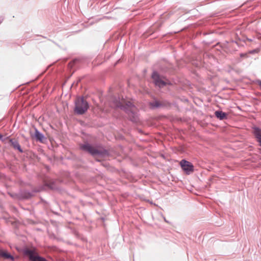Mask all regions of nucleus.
<instances>
[{"mask_svg": "<svg viewBox=\"0 0 261 261\" xmlns=\"http://www.w3.org/2000/svg\"><path fill=\"white\" fill-rule=\"evenodd\" d=\"M113 106L116 108H119L127 112L129 114V113L135 114L137 112L136 107L132 105V103L129 101H126L123 98L114 100L113 103Z\"/></svg>", "mask_w": 261, "mask_h": 261, "instance_id": "f257e3e1", "label": "nucleus"}, {"mask_svg": "<svg viewBox=\"0 0 261 261\" xmlns=\"http://www.w3.org/2000/svg\"><path fill=\"white\" fill-rule=\"evenodd\" d=\"M2 138V136L0 134V139Z\"/></svg>", "mask_w": 261, "mask_h": 261, "instance_id": "4468645a", "label": "nucleus"}, {"mask_svg": "<svg viewBox=\"0 0 261 261\" xmlns=\"http://www.w3.org/2000/svg\"><path fill=\"white\" fill-rule=\"evenodd\" d=\"M75 113L78 114H84L89 108L88 102L83 97H79L76 99L75 103Z\"/></svg>", "mask_w": 261, "mask_h": 261, "instance_id": "f03ea898", "label": "nucleus"}, {"mask_svg": "<svg viewBox=\"0 0 261 261\" xmlns=\"http://www.w3.org/2000/svg\"><path fill=\"white\" fill-rule=\"evenodd\" d=\"M35 135L37 140L41 142H44V140L45 139L44 136L37 130H36Z\"/></svg>", "mask_w": 261, "mask_h": 261, "instance_id": "9b49d317", "label": "nucleus"}, {"mask_svg": "<svg viewBox=\"0 0 261 261\" xmlns=\"http://www.w3.org/2000/svg\"><path fill=\"white\" fill-rule=\"evenodd\" d=\"M74 61H73L72 62H70L69 63V65L70 66H72V65L73 64Z\"/></svg>", "mask_w": 261, "mask_h": 261, "instance_id": "f8f14e48", "label": "nucleus"}, {"mask_svg": "<svg viewBox=\"0 0 261 261\" xmlns=\"http://www.w3.org/2000/svg\"><path fill=\"white\" fill-rule=\"evenodd\" d=\"M9 144L12 146L14 149L18 150L20 152H22L23 150L21 149L17 141L15 139H9L8 141Z\"/></svg>", "mask_w": 261, "mask_h": 261, "instance_id": "0eeeda50", "label": "nucleus"}, {"mask_svg": "<svg viewBox=\"0 0 261 261\" xmlns=\"http://www.w3.org/2000/svg\"><path fill=\"white\" fill-rule=\"evenodd\" d=\"M254 134L257 142L259 143V145L261 146V130L258 128H255L254 129Z\"/></svg>", "mask_w": 261, "mask_h": 261, "instance_id": "6e6552de", "label": "nucleus"}, {"mask_svg": "<svg viewBox=\"0 0 261 261\" xmlns=\"http://www.w3.org/2000/svg\"><path fill=\"white\" fill-rule=\"evenodd\" d=\"M215 114L216 116L220 120H223L226 118V114L222 111H216Z\"/></svg>", "mask_w": 261, "mask_h": 261, "instance_id": "9d476101", "label": "nucleus"}, {"mask_svg": "<svg viewBox=\"0 0 261 261\" xmlns=\"http://www.w3.org/2000/svg\"><path fill=\"white\" fill-rule=\"evenodd\" d=\"M258 85L259 86L260 88V89H261V81H260V82H258Z\"/></svg>", "mask_w": 261, "mask_h": 261, "instance_id": "ddd939ff", "label": "nucleus"}, {"mask_svg": "<svg viewBox=\"0 0 261 261\" xmlns=\"http://www.w3.org/2000/svg\"><path fill=\"white\" fill-rule=\"evenodd\" d=\"M81 147L83 150L89 152L93 155H102L104 153V151L101 148L94 147L89 144H84Z\"/></svg>", "mask_w": 261, "mask_h": 261, "instance_id": "20e7f679", "label": "nucleus"}, {"mask_svg": "<svg viewBox=\"0 0 261 261\" xmlns=\"http://www.w3.org/2000/svg\"><path fill=\"white\" fill-rule=\"evenodd\" d=\"M0 256L5 258H10L12 260L14 259L13 257L9 254L7 251L0 249Z\"/></svg>", "mask_w": 261, "mask_h": 261, "instance_id": "1a4fd4ad", "label": "nucleus"}, {"mask_svg": "<svg viewBox=\"0 0 261 261\" xmlns=\"http://www.w3.org/2000/svg\"><path fill=\"white\" fill-rule=\"evenodd\" d=\"M152 77L155 84L160 87H163L166 84V82L163 81L156 72H154L152 73Z\"/></svg>", "mask_w": 261, "mask_h": 261, "instance_id": "423d86ee", "label": "nucleus"}, {"mask_svg": "<svg viewBox=\"0 0 261 261\" xmlns=\"http://www.w3.org/2000/svg\"><path fill=\"white\" fill-rule=\"evenodd\" d=\"M23 252L24 254L31 261H47L44 258L39 256L36 249L34 248H27L24 250Z\"/></svg>", "mask_w": 261, "mask_h": 261, "instance_id": "7ed1b4c3", "label": "nucleus"}, {"mask_svg": "<svg viewBox=\"0 0 261 261\" xmlns=\"http://www.w3.org/2000/svg\"><path fill=\"white\" fill-rule=\"evenodd\" d=\"M180 164L182 169L188 174L193 172L194 170L193 165L189 162L183 160L181 161Z\"/></svg>", "mask_w": 261, "mask_h": 261, "instance_id": "39448f33", "label": "nucleus"}]
</instances>
